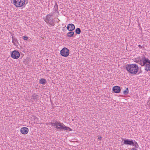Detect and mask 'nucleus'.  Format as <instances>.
<instances>
[{
	"label": "nucleus",
	"mask_w": 150,
	"mask_h": 150,
	"mask_svg": "<svg viewBox=\"0 0 150 150\" xmlns=\"http://www.w3.org/2000/svg\"><path fill=\"white\" fill-rule=\"evenodd\" d=\"M127 70L131 74H136L138 71L139 67L136 64H128L126 67Z\"/></svg>",
	"instance_id": "1"
},
{
	"label": "nucleus",
	"mask_w": 150,
	"mask_h": 150,
	"mask_svg": "<svg viewBox=\"0 0 150 150\" xmlns=\"http://www.w3.org/2000/svg\"><path fill=\"white\" fill-rule=\"evenodd\" d=\"M142 60L143 61L142 66H145V70L147 71H150V60L145 56L142 57Z\"/></svg>",
	"instance_id": "2"
},
{
	"label": "nucleus",
	"mask_w": 150,
	"mask_h": 150,
	"mask_svg": "<svg viewBox=\"0 0 150 150\" xmlns=\"http://www.w3.org/2000/svg\"><path fill=\"white\" fill-rule=\"evenodd\" d=\"M53 13H51L47 15L46 17L44 18V20L47 23H49L51 25H54V20L52 18Z\"/></svg>",
	"instance_id": "3"
},
{
	"label": "nucleus",
	"mask_w": 150,
	"mask_h": 150,
	"mask_svg": "<svg viewBox=\"0 0 150 150\" xmlns=\"http://www.w3.org/2000/svg\"><path fill=\"white\" fill-rule=\"evenodd\" d=\"M55 128L58 129H64L66 130H69L72 131V129L68 127L65 126V125L62 123L60 122H58L57 123V126L55 127Z\"/></svg>",
	"instance_id": "4"
},
{
	"label": "nucleus",
	"mask_w": 150,
	"mask_h": 150,
	"mask_svg": "<svg viewBox=\"0 0 150 150\" xmlns=\"http://www.w3.org/2000/svg\"><path fill=\"white\" fill-rule=\"evenodd\" d=\"M25 0H13V4L17 7L23 6L25 4Z\"/></svg>",
	"instance_id": "5"
},
{
	"label": "nucleus",
	"mask_w": 150,
	"mask_h": 150,
	"mask_svg": "<svg viewBox=\"0 0 150 150\" xmlns=\"http://www.w3.org/2000/svg\"><path fill=\"white\" fill-rule=\"evenodd\" d=\"M69 54V50L66 47H64L60 51V54L63 57H67Z\"/></svg>",
	"instance_id": "6"
},
{
	"label": "nucleus",
	"mask_w": 150,
	"mask_h": 150,
	"mask_svg": "<svg viewBox=\"0 0 150 150\" xmlns=\"http://www.w3.org/2000/svg\"><path fill=\"white\" fill-rule=\"evenodd\" d=\"M20 53L17 50H14L11 52V57L13 58L17 59L20 56Z\"/></svg>",
	"instance_id": "7"
},
{
	"label": "nucleus",
	"mask_w": 150,
	"mask_h": 150,
	"mask_svg": "<svg viewBox=\"0 0 150 150\" xmlns=\"http://www.w3.org/2000/svg\"><path fill=\"white\" fill-rule=\"evenodd\" d=\"M122 140L123 141V143L125 144L132 145L133 144V140H132L123 139Z\"/></svg>",
	"instance_id": "8"
},
{
	"label": "nucleus",
	"mask_w": 150,
	"mask_h": 150,
	"mask_svg": "<svg viewBox=\"0 0 150 150\" xmlns=\"http://www.w3.org/2000/svg\"><path fill=\"white\" fill-rule=\"evenodd\" d=\"M112 91L116 93H120L121 91V88L119 86H115L112 88Z\"/></svg>",
	"instance_id": "9"
},
{
	"label": "nucleus",
	"mask_w": 150,
	"mask_h": 150,
	"mask_svg": "<svg viewBox=\"0 0 150 150\" xmlns=\"http://www.w3.org/2000/svg\"><path fill=\"white\" fill-rule=\"evenodd\" d=\"M28 129L27 127H23L21 128L20 131L23 134H25L28 132Z\"/></svg>",
	"instance_id": "10"
},
{
	"label": "nucleus",
	"mask_w": 150,
	"mask_h": 150,
	"mask_svg": "<svg viewBox=\"0 0 150 150\" xmlns=\"http://www.w3.org/2000/svg\"><path fill=\"white\" fill-rule=\"evenodd\" d=\"M67 30L69 31H71L74 30L75 28L74 25L73 24H69L67 27Z\"/></svg>",
	"instance_id": "11"
},
{
	"label": "nucleus",
	"mask_w": 150,
	"mask_h": 150,
	"mask_svg": "<svg viewBox=\"0 0 150 150\" xmlns=\"http://www.w3.org/2000/svg\"><path fill=\"white\" fill-rule=\"evenodd\" d=\"M12 42L13 44L16 46H18V45L17 44H19V43L18 41L16 38H15L14 37H12Z\"/></svg>",
	"instance_id": "12"
},
{
	"label": "nucleus",
	"mask_w": 150,
	"mask_h": 150,
	"mask_svg": "<svg viewBox=\"0 0 150 150\" xmlns=\"http://www.w3.org/2000/svg\"><path fill=\"white\" fill-rule=\"evenodd\" d=\"M38 95L35 93H34L32 96L31 98L35 101H37L38 100Z\"/></svg>",
	"instance_id": "13"
},
{
	"label": "nucleus",
	"mask_w": 150,
	"mask_h": 150,
	"mask_svg": "<svg viewBox=\"0 0 150 150\" xmlns=\"http://www.w3.org/2000/svg\"><path fill=\"white\" fill-rule=\"evenodd\" d=\"M74 32L71 31L67 33V36L68 37H71L74 35Z\"/></svg>",
	"instance_id": "14"
},
{
	"label": "nucleus",
	"mask_w": 150,
	"mask_h": 150,
	"mask_svg": "<svg viewBox=\"0 0 150 150\" xmlns=\"http://www.w3.org/2000/svg\"><path fill=\"white\" fill-rule=\"evenodd\" d=\"M46 80L42 78L39 81V83L40 84H42L43 85H44L46 83Z\"/></svg>",
	"instance_id": "15"
},
{
	"label": "nucleus",
	"mask_w": 150,
	"mask_h": 150,
	"mask_svg": "<svg viewBox=\"0 0 150 150\" xmlns=\"http://www.w3.org/2000/svg\"><path fill=\"white\" fill-rule=\"evenodd\" d=\"M135 62L139 64L141 66H143L142 65L143 64V61L142 60V58L140 60H139L138 61L136 60L135 61Z\"/></svg>",
	"instance_id": "16"
},
{
	"label": "nucleus",
	"mask_w": 150,
	"mask_h": 150,
	"mask_svg": "<svg viewBox=\"0 0 150 150\" xmlns=\"http://www.w3.org/2000/svg\"><path fill=\"white\" fill-rule=\"evenodd\" d=\"M132 145L134 146L136 148H138V147L139 146L138 143L134 140L133 141V144Z\"/></svg>",
	"instance_id": "17"
},
{
	"label": "nucleus",
	"mask_w": 150,
	"mask_h": 150,
	"mask_svg": "<svg viewBox=\"0 0 150 150\" xmlns=\"http://www.w3.org/2000/svg\"><path fill=\"white\" fill-rule=\"evenodd\" d=\"M75 33L77 34H80L81 32V30L80 28H76L75 30Z\"/></svg>",
	"instance_id": "18"
},
{
	"label": "nucleus",
	"mask_w": 150,
	"mask_h": 150,
	"mask_svg": "<svg viewBox=\"0 0 150 150\" xmlns=\"http://www.w3.org/2000/svg\"><path fill=\"white\" fill-rule=\"evenodd\" d=\"M54 10L55 11H56V12H58V6L56 3H55V6H54Z\"/></svg>",
	"instance_id": "19"
},
{
	"label": "nucleus",
	"mask_w": 150,
	"mask_h": 150,
	"mask_svg": "<svg viewBox=\"0 0 150 150\" xmlns=\"http://www.w3.org/2000/svg\"><path fill=\"white\" fill-rule=\"evenodd\" d=\"M57 123L58 122L56 121L55 122H51V124L52 126H53L55 127L56 126H57Z\"/></svg>",
	"instance_id": "20"
},
{
	"label": "nucleus",
	"mask_w": 150,
	"mask_h": 150,
	"mask_svg": "<svg viewBox=\"0 0 150 150\" xmlns=\"http://www.w3.org/2000/svg\"><path fill=\"white\" fill-rule=\"evenodd\" d=\"M23 38L24 40H27L28 39V38L26 36H24L23 37Z\"/></svg>",
	"instance_id": "21"
},
{
	"label": "nucleus",
	"mask_w": 150,
	"mask_h": 150,
	"mask_svg": "<svg viewBox=\"0 0 150 150\" xmlns=\"http://www.w3.org/2000/svg\"><path fill=\"white\" fill-rule=\"evenodd\" d=\"M123 93L124 95H127L128 93L126 90L124 91Z\"/></svg>",
	"instance_id": "22"
},
{
	"label": "nucleus",
	"mask_w": 150,
	"mask_h": 150,
	"mask_svg": "<svg viewBox=\"0 0 150 150\" xmlns=\"http://www.w3.org/2000/svg\"><path fill=\"white\" fill-rule=\"evenodd\" d=\"M136 148H136L135 147H134V148H133L132 149V150H136L137 149H136Z\"/></svg>",
	"instance_id": "23"
},
{
	"label": "nucleus",
	"mask_w": 150,
	"mask_h": 150,
	"mask_svg": "<svg viewBox=\"0 0 150 150\" xmlns=\"http://www.w3.org/2000/svg\"><path fill=\"white\" fill-rule=\"evenodd\" d=\"M138 47L140 48H142V46H141L140 45H138Z\"/></svg>",
	"instance_id": "24"
},
{
	"label": "nucleus",
	"mask_w": 150,
	"mask_h": 150,
	"mask_svg": "<svg viewBox=\"0 0 150 150\" xmlns=\"http://www.w3.org/2000/svg\"><path fill=\"white\" fill-rule=\"evenodd\" d=\"M126 90L129 93V90L128 88H126Z\"/></svg>",
	"instance_id": "25"
},
{
	"label": "nucleus",
	"mask_w": 150,
	"mask_h": 150,
	"mask_svg": "<svg viewBox=\"0 0 150 150\" xmlns=\"http://www.w3.org/2000/svg\"><path fill=\"white\" fill-rule=\"evenodd\" d=\"M101 139V137H100V138L99 137H98V139Z\"/></svg>",
	"instance_id": "26"
}]
</instances>
